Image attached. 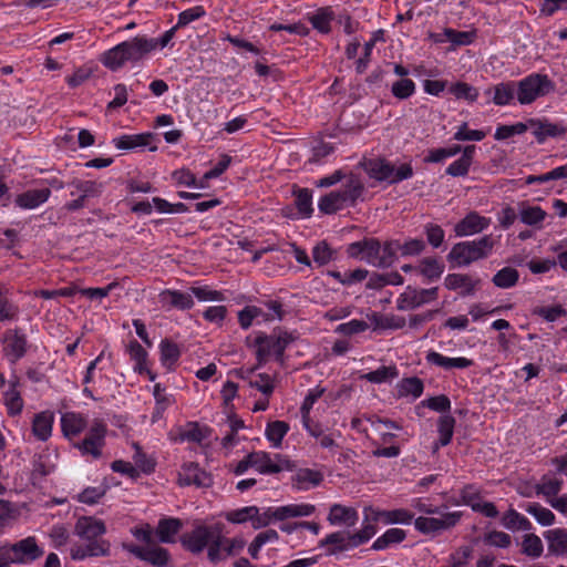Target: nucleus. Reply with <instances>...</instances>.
Here are the masks:
<instances>
[{"label": "nucleus", "instance_id": "f257e3e1", "mask_svg": "<svg viewBox=\"0 0 567 567\" xmlns=\"http://www.w3.org/2000/svg\"><path fill=\"white\" fill-rule=\"evenodd\" d=\"M182 542L193 554H199L207 548V557L214 564L238 554L246 545L241 537L226 538L219 524L197 526L185 534Z\"/></svg>", "mask_w": 567, "mask_h": 567}, {"label": "nucleus", "instance_id": "f03ea898", "mask_svg": "<svg viewBox=\"0 0 567 567\" xmlns=\"http://www.w3.org/2000/svg\"><path fill=\"white\" fill-rule=\"evenodd\" d=\"M494 246L495 239L492 235H484L474 240L460 241L451 248L447 259L457 267H467L475 261L488 258Z\"/></svg>", "mask_w": 567, "mask_h": 567}, {"label": "nucleus", "instance_id": "7ed1b4c3", "mask_svg": "<svg viewBox=\"0 0 567 567\" xmlns=\"http://www.w3.org/2000/svg\"><path fill=\"white\" fill-rule=\"evenodd\" d=\"M295 332L275 329L270 334L259 333L255 339L256 358L258 365L264 364L269 357L282 363L286 349L297 340Z\"/></svg>", "mask_w": 567, "mask_h": 567}, {"label": "nucleus", "instance_id": "20e7f679", "mask_svg": "<svg viewBox=\"0 0 567 567\" xmlns=\"http://www.w3.org/2000/svg\"><path fill=\"white\" fill-rule=\"evenodd\" d=\"M2 554L1 560L7 567L11 565H29L42 557L44 549L39 546L33 536L25 537L13 544H3L0 546Z\"/></svg>", "mask_w": 567, "mask_h": 567}, {"label": "nucleus", "instance_id": "39448f33", "mask_svg": "<svg viewBox=\"0 0 567 567\" xmlns=\"http://www.w3.org/2000/svg\"><path fill=\"white\" fill-rule=\"evenodd\" d=\"M516 84L517 101L522 105L532 104L537 99L553 93L556 89L549 76L540 73H532Z\"/></svg>", "mask_w": 567, "mask_h": 567}, {"label": "nucleus", "instance_id": "423d86ee", "mask_svg": "<svg viewBox=\"0 0 567 567\" xmlns=\"http://www.w3.org/2000/svg\"><path fill=\"white\" fill-rule=\"evenodd\" d=\"M363 167L370 177L379 182H386L390 185L409 179L413 176V167L409 163L395 167L390 162L375 158L363 163Z\"/></svg>", "mask_w": 567, "mask_h": 567}, {"label": "nucleus", "instance_id": "0eeeda50", "mask_svg": "<svg viewBox=\"0 0 567 567\" xmlns=\"http://www.w3.org/2000/svg\"><path fill=\"white\" fill-rule=\"evenodd\" d=\"M354 203V178L350 173L343 189L332 190L322 196L318 202V208L323 214H334L338 210Z\"/></svg>", "mask_w": 567, "mask_h": 567}, {"label": "nucleus", "instance_id": "6e6552de", "mask_svg": "<svg viewBox=\"0 0 567 567\" xmlns=\"http://www.w3.org/2000/svg\"><path fill=\"white\" fill-rule=\"evenodd\" d=\"M440 517L420 516L414 520L415 529L422 534H436L453 528L461 519V512H445Z\"/></svg>", "mask_w": 567, "mask_h": 567}, {"label": "nucleus", "instance_id": "1a4fd4ad", "mask_svg": "<svg viewBox=\"0 0 567 567\" xmlns=\"http://www.w3.org/2000/svg\"><path fill=\"white\" fill-rule=\"evenodd\" d=\"M250 464L261 474H276L290 468V462L284 455L271 456L264 451L250 453Z\"/></svg>", "mask_w": 567, "mask_h": 567}, {"label": "nucleus", "instance_id": "9d476101", "mask_svg": "<svg viewBox=\"0 0 567 567\" xmlns=\"http://www.w3.org/2000/svg\"><path fill=\"white\" fill-rule=\"evenodd\" d=\"M437 287L430 289H415L409 286L398 298L396 308L404 311L421 307L422 305L435 300L437 298Z\"/></svg>", "mask_w": 567, "mask_h": 567}, {"label": "nucleus", "instance_id": "9b49d317", "mask_svg": "<svg viewBox=\"0 0 567 567\" xmlns=\"http://www.w3.org/2000/svg\"><path fill=\"white\" fill-rule=\"evenodd\" d=\"M313 512L315 506L311 504H289L279 507H268L260 514L270 524L274 520L310 516Z\"/></svg>", "mask_w": 567, "mask_h": 567}, {"label": "nucleus", "instance_id": "f8f14e48", "mask_svg": "<svg viewBox=\"0 0 567 567\" xmlns=\"http://www.w3.org/2000/svg\"><path fill=\"white\" fill-rule=\"evenodd\" d=\"M105 432V424L101 421H94L86 437L75 446L83 454H91L93 457L97 458L101 456V450L104 445Z\"/></svg>", "mask_w": 567, "mask_h": 567}, {"label": "nucleus", "instance_id": "ddd939ff", "mask_svg": "<svg viewBox=\"0 0 567 567\" xmlns=\"http://www.w3.org/2000/svg\"><path fill=\"white\" fill-rule=\"evenodd\" d=\"M3 352L11 363L19 361L27 352V337L19 329H10L4 333Z\"/></svg>", "mask_w": 567, "mask_h": 567}, {"label": "nucleus", "instance_id": "4468645a", "mask_svg": "<svg viewBox=\"0 0 567 567\" xmlns=\"http://www.w3.org/2000/svg\"><path fill=\"white\" fill-rule=\"evenodd\" d=\"M85 544L75 543L70 549V556L73 560H83L89 557L107 556L110 554V543L105 539L85 540Z\"/></svg>", "mask_w": 567, "mask_h": 567}, {"label": "nucleus", "instance_id": "2eb2a0df", "mask_svg": "<svg viewBox=\"0 0 567 567\" xmlns=\"http://www.w3.org/2000/svg\"><path fill=\"white\" fill-rule=\"evenodd\" d=\"M532 134L539 144L547 138L564 136L567 127L563 123H553L548 118H530Z\"/></svg>", "mask_w": 567, "mask_h": 567}, {"label": "nucleus", "instance_id": "dca6fc26", "mask_svg": "<svg viewBox=\"0 0 567 567\" xmlns=\"http://www.w3.org/2000/svg\"><path fill=\"white\" fill-rule=\"evenodd\" d=\"M178 483L182 486L207 487L212 484V478L198 464L188 462L183 464L178 472Z\"/></svg>", "mask_w": 567, "mask_h": 567}, {"label": "nucleus", "instance_id": "f3484780", "mask_svg": "<svg viewBox=\"0 0 567 567\" xmlns=\"http://www.w3.org/2000/svg\"><path fill=\"white\" fill-rule=\"evenodd\" d=\"M489 224V218L481 216L476 212H471L455 225L454 231L458 237L472 236L487 229Z\"/></svg>", "mask_w": 567, "mask_h": 567}, {"label": "nucleus", "instance_id": "a211bd4d", "mask_svg": "<svg viewBox=\"0 0 567 567\" xmlns=\"http://www.w3.org/2000/svg\"><path fill=\"white\" fill-rule=\"evenodd\" d=\"M363 514H365L367 520L372 517L373 520H382L384 524L409 525L414 517L411 512L404 508L378 511L372 507H364Z\"/></svg>", "mask_w": 567, "mask_h": 567}, {"label": "nucleus", "instance_id": "6ab92c4d", "mask_svg": "<svg viewBox=\"0 0 567 567\" xmlns=\"http://www.w3.org/2000/svg\"><path fill=\"white\" fill-rule=\"evenodd\" d=\"M105 533L104 522L94 517H80L74 526V534L83 540L101 539Z\"/></svg>", "mask_w": 567, "mask_h": 567}, {"label": "nucleus", "instance_id": "aec40b11", "mask_svg": "<svg viewBox=\"0 0 567 567\" xmlns=\"http://www.w3.org/2000/svg\"><path fill=\"white\" fill-rule=\"evenodd\" d=\"M485 95L491 96L497 106L509 105L517 99V84L515 81H506L485 90Z\"/></svg>", "mask_w": 567, "mask_h": 567}, {"label": "nucleus", "instance_id": "412c9836", "mask_svg": "<svg viewBox=\"0 0 567 567\" xmlns=\"http://www.w3.org/2000/svg\"><path fill=\"white\" fill-rule=\"evenodd\" d=\"M122 45L127 62H137L155 50V42L147 41L145 37H135L130 41L122 42Z\"/></svg>", "mask_w": 567, "mask_h": 567}, {"label": "nucleus", "instance_id": "4be33fe9", "mask_svg": "<svg viewBox=\"0 0 567 567\" xmlns=\"http://www.w3.org/2000/svg\"><path fill=\"white\" fill-rule=\"evenodd\" d=\"M480 282V279H473L465 274H450L444 279L445 287L449 290H460L462 297L473 296Z\"/></svg>", "mask_w": 567, "mask_h": 567}, {"label": "nucleus", "instance_id": "5701e85b", "mask_svg": "<svg viewBox=\"0 0 567 567\" xmlns=\"http://www.w3.org/2000/svg\"><path fill=\"white\" fill-rule=\"evenodd\" d=\"M425 360L429 364L440 367L446 371L467 369L473 365V361L465 357L449 358L433 350L427 351Z\"/></svg>", "mask_w": 567, "mask_h": 567}, {"label": "nucleus", "instance_id": "b1692460", "mask_svg": "<svg viewBox=\"0 0 567 567\" xmlns=\"http://www.w3.org/2000/svg\"><path fill=\"white\" fill-rule=\"evenodd\" d=\"M518 217L523 224L540 230L544 227L547 213L540 206L528 205L524 202L519 204Z\"/></svg>", "mask_w": 567, "mask_h": 567}, {"label": "nucleus", "instance_id": "393cba45", "mask_svg": "<svg viewBox=\"0 0 567 567\" xmlns=\"http://www.w3.org/2000/svg\"><path fill=\"white\" fill-rule=\"evenodd\" d=\"M476 152L475 145H466L463 148L462 156L451 163L445 173L453 177H463L468 174L470 167L473 164L474 154Z\"/></svg>", "mask_w": 567, "mask_h": 567}, {"label": "nucleus", "instance_id": "a878e982", "mask_svg": "<svg viewBox=\"0 0 567 567\" xmlns=\"http://www.w3.org/2000/svg\"><path fill=\"white\" fill-rule=\"evenodd\" d=\"M51 195L49 188L29 189L16 197V204L22 209H34L44 204Z\"/></svg>", "mask_w": 567, "mask_h": 567}, {"label": "nucleus", "instance_id": "bb28decb", "mask_svg": "<svg viewBox=\"0 0 567 567\" xmlns=\"http://www.w3.org/2000/svg\"><path fill=\"white\" fill-rule=\"evenodd\" d=\"M357 256L367 262L380 267L381 257V245L374 238H364L363 240L357 241Z\"/></svg>", "mask_w": 567, "mask_h": 567}, {"label": "nucleus", "instance_id": "cd10ccee", "mask_svg": "<svg viewBox=\"0 0 567 567\" xmlns=\"http://www.w3.org/2000/svg\"><path fill=\"white\" fill-rule=\"evenodd\" d=\"M563 484L561 478L545 474L535 485L536 495L545 497L546 502L549 503V499L555 498L559 494Z\"/></svg>", "mask_w": 567, "mask_h": 567}, {"label": "nucleus", "instance_id": "c85d7f7f", "mask_svg": "<svg viewBox=\"0 0 567 567\" xmlns=\"http://www.w3.org/2000/svg\"><path fill=\"white\" fill-rule=\"evenodd\" d=\"M19 381L17 378L9 381L8 390L3 393V403L8 413L12 416L22 412L23 400L20 391L18 390Z\"/></svg>", "mask_w": 567, "mask_h": 567}, {"label": "nucleus", "instance_id": "c756f323", "mask_svg": "<svg viewBox=\"0 0 567 567\" xmlns=\"http://www.w3.org/2000/svg\"><path fill=\"white\" fill-rule=\"evenodd\" d=\"M159 299L164 306L179 310H187L194 306L192 296L178 290H165L159 295Z\"/></svg>", "mask_w": 567, "mask_h": 567}, {"label": "nucleus", "instance_id": "7c9ffc66", "mask_svg": "<svg viewBox=\"0 0 567 567\" xmlns=\"http://www.w3.org/2000/svg\"><path fill=\"white\" fill-rule=\"evenodd\" d=\"M61 426L65 436L72 437L79 435L86 426V419L75 412H66L61 416Z\"/></svg>", "mask_w": 567, "mask_h": 567}, {"label": "nucleus", "instance_id": "2f4dec72", "mask_svg": "<svg viewBox=\"0 0 567 567\" xmlns=\"http://www.w3.org/2000/svg\"><path fill=\"white\" fill-rule=\"evenodd\" d=\"M352 536L349 532L340 530L328 535L320 542V547L331 546L328 549V554H337L339 551L347 550L351 547Z\"/></svg>", "mask_w": 567, "mask_h": 567}, {"label": "nucleus", "instance_id": "473e14b6", "mask_svg": "<svg viewBox=\"0 0 567 567\" xmlns=\"http://www.w3.org/2000/svg\"><path fill=\"white\" fill-rule=\"evenodd\" d=\"M544 537L548 543V550L555 555L567 554V529L554 528L546 530Z\"/></svg>", "mask_w": 567, "mask_h": 567}, {"label": "nucleus", "instance_id": "72a5a7b5", "mask_svg": "<svg viewBox=\"0 0 567 567\" xmlns=\"http://www.w3.org/2000/svg\"><path fill=\"white\" fill-rule=\"evenodd\" d=\"M53 415L50 412L35 414L32 422V433L40 441H47L52 433Z\"/></svg>", "mask_w": 567, "mask_h": 567}, {"label": "nucleus", "instance_id": "f704fd0d", "mask_svg": "<svg viewBox=\"0 0 567 567\" xmlns=\"http://www.w3.org/2000/svg\"><path fill=\"white\" fill-rule=\"evenodd\" d=\"M153 140L152 133H143L136 135H122L113 140V143L118 150H134L136 147L148 146Z\"/></svg>", "mask_w": 567, "mask_h": 567}, {"label": "nucleus", "instance_id": "c9c22d12", "mask_svg": "<svg viewBox=\"0 0 567 567\" xmlns=\"http://www.w3.org/2000/svg\"><path fill=\"white\" fill-rule=\"evenodd\" d=\"M502 525L509 530L529 532L533 526L528 518L514 508H509L502 516Z\"/></svg>", "mask_w": 567, "mask_h": 567}, {"label": "nucleus", "instance_id": "e433bc0d", "mask_svg": "<svg viewBox=\"0 0 567 567\" xmlns=\"http://www.w3.org/2000/svg\"><path fill=\"white\" fill-rule=\"evenodd\" d=\"M182 523L178 518H164L158 522L156 535L161 543H174L175 535L179 532Z\"/></svg>", "mask_w": 567, "mask_h": 567}, {"label": "nucleus", "instance_id": "4c0bfd02", "mask_svg": "<svg viewBox=\"0 0 567 567\" xmlns=\"http://www.w3.org/2000/svg\"><path fill=\"white\" fill-rule=\"evenodd\" d=\"M406 538V532L401 528H390L383 535L378 537L371 549L373 550H384L389 548L391 545L400 544Z\"/></svg>", "mask_w": 567, "mask_h": 567}, {"label": "nucleus", "instance_id": "58836bf2", "mask_svg": "<svg viewBox=\"0 0 567 567\" xmlns=\"http://www.w3.org/2000/svg\"><path fill=\"white\" fill-rule=\"evenodd\" d=\"M159 351L162 364L167 370H172L181 357L178 346L168 339H164L159 343Z\"/></svg>", "mask_w": 567, "mask_h": 567}, {"label": "nucleus", "instance_id": "ea45409f", "mask_svg": "<svg viewBox=\"0 0 567 567\" xmlns=\"http://www.w3.org/2000/svg\"><path fill=\"white\" fill-rule=\"evenodd\" d=\"M455 426V419L450 414L440 416L437 423L439 442L435 443V450L440 446H446L451 443Z\"/></svg>", "mask_w": 567, "mask_h": 567}, {"label": "nucleus", "instance_id": "a19ab883", "mask_svg": "<svg viewBox=\"0 0 567 567\" xmlns=\"http://www.w3.org/2000/svg\"><path fill=\"white\" fill-rule=\"evenodd\" d=\"M74 190L71 192L72 196H80L82 199L90 197H97L102 193V184L94 181H74L71 184Z\"/></svg>", "mask_w": 567, "mask_h": 567}, {"label": "nucleus", "instance_id": "79ce46f5", "mask_svg": "<svg viewBox=\"0 0 567 567\" xmlns=\"http://www.w3.org/2000/svg\"><path fill=\"white\" fill-rule=\"evenodd\" d=\"M368 424H370L372 431H379L381 430V427L386 431L401 429L400 425L393 421H382L380 419L373 417L362 420L360 417H357V431L365 433L367 436L370 435V427L368 426Z\"/></svg>", "mask_w": 567, "mask_h": 567}, {"label": "nucleus", "instance_id": "37998d69", "mask_svg": "<svg viewBox=\"0 0 567 567\" xmlns=\"http://www.w3.org/2000/svg\"><path fill=\"white\" fill-rule=\"evenodd\" d=\"M519 279V272L513 267H504L498 270L492 278V282L501 289L514 287Z\"/></svg>", "mask_w": 567, "mask_h": 567}, {"label": "nucleus", "instance_id": "c03bdc74", "mask_svg": "<svg viewBox=\"0 0 567 567\" xmlns=\"http://www.w3.org/2000/svg\"><path fill=\"white\" fill-rule=\"evenodd\" d=\"M524 509L542 526H551L555 523V514L539 503H529Z\"/></svg>", "mask_w": 567, "mask_h": 567}, {"label": "nucleus", "instance_id": "a18cd8bd", "mask_svg": "<svg viewBox=\"0 0 567 567\" xmlns=\"http://www.w3.org/2000/svg\"><path fill=\"white\" fill-rule=\"evenodd\" d=\"M101 62L104 64V66L113 71L124 65V63L127 61L125 59V52L122 43L104 52Z\"/></svg>", "mask_w": 567, "mask_h": 567}, {"label": "nucleus", "instance_id": "49530a36", "mask_svg": "<svg viewBox=\"0 0 567 567\" xmlns=\"http://www.w3.org/2000/svg\"><path fill=\"white\" fill-rule=\"evenodd\" d=\"M360 379H364L371 383H383L392 381L398 377V370L395 367L382 365L374 371L362 373L359 375Z\"/></svg>", "mask_w": 567, "mask_h": 567}, {"label": "nucleus", "instance_id": "de8ad7c7", "mask_svg": "<svg viewBox=\"0 0 567 567\" xmlns=\"http://www.w3.org/2000/svg\"><path fill=\"white\" fill-rule=\"evenodd\" d=\"M544 551V545L539 536L528 533L523 536L522 553L532 558H538Z\"/></svg>", "mask_w": 567, "mask_h": 567}, {"label": "nucleus", "instance_id": "09e8293b", "mask_svg": "<svg viewBox=\"0 0 567 567\" xmlns=\"http://www.w3.org/2000/svg\"><path fill=\"white\" fill-rule=\"evenodd\" d=\"M144 560L156 567H166L169 560V553L167 549L153 543L146 546Z\"/></svg>", "mask_w": 567, "mask_h": 567}, {"label": "nucleus", "instance_id": "8fccbe9b", "mask_svg": "<svg viewBox=\"0 0 567 567\" xmlns=\"http://www.w3.org/2000/svg\"><path fill=\"white\" fill-rule=\"evenodd\" d=\"M19 317V307L9 297L6 290L0 289V322L14 321Z\"/></svg>", "mask_w": 567, "mask_h": 567}, {"label": "nucleus", "instance_id": "3c124183", "mask_svg": "<svg viewBox=\"0 0 567 567\" xmlns=\"http://www.w3.org/2000/svg\"><path fill=\"white\" fill-rule=\"evenodd\" d=\"M288 431V423L284 421H274L267 424L265 434L274 447H279Z\"/></svg>", "mask_w": 567, "mask_h": 567}, {"label": "nucleus", "instance_id": "603ef678", "mask_svg": "<svg viewBox=\"0 0 567 567\" xmlns=\"http://www.w3.org/2000/svg\"><path fill=\"white\" fill-rule=\"evenodd\" d=\"M127 352L133 361H135V370L140 373L145 371L148 372L146 368L147 361V352L146 350L136 341L133 340L127 344Z\"/></svg>", "mask_w": 567, "mask_h": 567}, {"label": "nucleus", "instance_id": "864d4df0", "mask_svg": "<svg viewBox=\"0 0 567 567\" xmlns=\"http://www.w3.org/2000/svg\"><path fill=\"white\" fill-rule=\"evenodd\" d=\"M295 204L298 212L303 217H310L313 212L311 192L308 188H300L295 192Z\"/></svg>", "mask_w": 567, "mask_h": 567}, {"label": "nucleus", "instance_id": "5fc2aeb1", "mask_svg": "<svg viewBox=\"0 0 567 567\" xmlns=\"http://www.w3.org/2000/svg\"><path fill=\"white\" fill-rule=\"evenodd\" d=\"M424 390L423 381L416 377L405 378L400 382L399 392L401 395H412L417 399Z\"/></svg>", "mask_w": 567, "mask_h": 567}, {"label": "nucleus", "instance_id": "6e6d98bb", "mask_svg": "<svg viewBox=\"0 0 567 567\" xmlns=\"http://www.w3.org/2000/svg\"><path fill=\"white\" fill-rule=\"evenodd\" d=\"M353 517L354 512L352 511V508L336 504L330 508L328 519L332 525H351Z\"/></svg>", "mask_w": 567, "mask_h": 567}, {"label": "nucleus", "instance_id": "4d7b16f0", "mask_svg": "<svg viewBox=\"0 0 567 567\" xmlns=\"http://www.w3.org/2000/svg\"><path fill=\"white\" fill-rule=\"evenodd\" d=\"M444 271V265L436 258H424L420 265V272L430 280L441 277Z\"/></svg>", "mask_w": 567, "mask_h": 567}, {"label": "nucleus", "instance_id": "13d9d810", "mask_svg": "<svg viewBox=\"0 0 567 567\" xmlns=\"http://www.w3.org/2000/svg\"><path fill=\"white\" fill-rule=\"evenodd\" d=\"M416 85L411 79H401L393 82L391 93L399 100H405L415 93Z\"/></svg>", "mask_w": 567, "mask_h": 567}, {"label": "nucleus", "instance_id": "bf43d9fd", "mask_svg": "<svg viewBox=\"0 0 567 567\" xmlns=\"http://www.w3.org/2000/svg\"><path fill=\"white\" fill-rule=\"evenodd\" d=\"M296 481L300 489H307L310 486H317L321 483L322 476L319 472L309 468L300 470L296 474Z\"/></svg>", "mask_w": 567, "mask_h": 567}, {"label": "nucleus", "instance_id": "052dcab7", "mask_svg": "<svg viewBox=\"0 0 567 567\" xmlns=\"http://www.w3.org/2000/svg\"><path fill=\"white\" fill-rule=\"evenodd\" d=\"M463 148L464 147L458 144H454L450 147L434 148L429 152L425 161L429 163H440L447 157H453L463 152Z\"/></svg>", "mask_w": 567, "mask_h": 567}, {"label": "nucleus", "instance_id": "680f3d73", "mask_svg": "<svg viewBox=\"0 0 567 567\" xmlns=\"http://www.w3.org/2000/svg\"><path fill=\"white\" fill-rule=\"evenodd\" d=\"M258 512L257 506H246L238 509H233L230 512H227L225 517L228 522L234 524H243L248 520L251 522V518H254V515H256Z\"/></svg>", "mask_w": 567, "mask_h": 567}, {"label": "nucleus", "instance_id": "e2e57ef3", "mask_svg": "<svg viewBox=\"0 0 567 567\" xmlns=\"http://www.w3.org/2000/svg\"><path fill=\"white\" fill-rule=\"evenodd\" d=\"M323 393H324V389L318 385V386L309 390L308 394L306 395L303 403L301 405V409H300L301 416H302V423L305 426H308L309 413H310L312 405L319 398H321V395Z\"/></svg>", "mask_w": 567, "mask_h": 567}, {"label": "nucleus", "instance_id": "0e129e2a", "mask_svg": "<svg viewBox=\"0 0 567 567\" xmlns=\"http://www.w3.org/2000/svg\"><path fill=\"white\" fill-rule=\"evenodd\" d=\"M450 92L456 99L466 100L468 102H474L478 97V91L474 86H472L465 82H457V83L453 84L450 87Z\"/></svg>", "mask_w": 567, "mask_h": 567}, {"label": "nucleus", "instance_id": "69168bd1", "mask_svg": "<svg viewBox=\"0 0 567 567\" xmlns=\"http://www.w3.org/2000/svg\"><path fill=\"white\" fill-rule=\"evenodd\" d=\"M401 252V243L398 240L388 241L381 247L380 267L391 266L396 257V254Z\"/></svg>", "mask_w": 567, "mask_h": 567}, {"label": "nucleus", "instance_id": "338daca9", "mask_svg": "<svg viewBox=\"0 0 567 567\" xmlns=\"http://www.w3.org/2000/svg\"><path fill=\"white\" fill-rule=\"evenodd\" d=\"M461 502H455L456 505L464 504L474 509L478 503H481L482 496L480 489L475 485H466L461 489Z\"/></svg>", "mask_w": 567, "mask_h": 567}, {"label": "nucleus", "instance_id": "774afa93", "mask_svg": "<svg viewBox=\"0 0 567 567\" xmlns=\"http://www.w3.org/2000/svg\"><path fill=\"white\" fill-rule=\"evenodd\" d=\"M309 20L315 29L322 33L330 31L331 12L328 9H319Z\"/></svg>", "mask_w": 567, "mask_h": 567}]
</instances>
